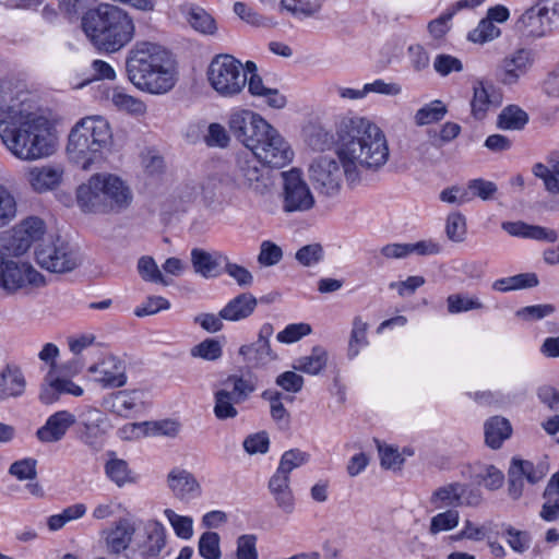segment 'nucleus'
Returning <instances> with one entry per match:
<instances>
[{
	"instance_id": "nucleus-17",
	"label": "nucleus",
	"mask_w": 559,
	"mask_h": 559,
	"mask_svg": "<svg viewBox=\"0 0 559 559\" xmlns=\"http://www.w3.org/2000/svg\"><path fill=\"white\" fill-rule=\"evenodd\" d=\"M535 62V53L527 48H519L506 56L498 66V78L504 85H515Z\"/></svg>"
},
{
	"instance_id": "nucleus-58",
	"label": "nucleus",
	"mask_w": 559,
	"mask_h": 559,
	"mask_svg": "<svg viewBox=\"0 0 559 559\" xmlns=\"http://www.w3.org/2000/svg\"><path fill=\"white\" fill-rule=\"evenodd\" d=\"M310 333L311 326L308 323H293L288 324L283 331H281L276 335V340L280 343L292 344Z\"/></svg>"
},
{
	"instance_id": "nucleus-45",
	"label": "nucleus",
	"mask_w": 559,
	"mask_h": 559,
	"mask_svg": "<svg viewBox=\"0 0 559 559\" xmlns=\"http://www.w3.org/2000/svg\"><path fill=\"white\" fill-rule=\"evenodd\" d=\"M460 513L456 509H445V511L433 515L429 524V533L437 535L441 532H448L459 525Z\"/></svg>"
},
{
	"instance_id": "nucleus-64",
	"label": "nucleus",
	"mask_w": 559,
	"mask_h": 559,
	"mask_svg": "<svg viewBox=\"0 0 559 559\" xmlns=\"http://www.w3.org/2000/svg\"><path fill=\"white\" fill-rule=\"evenodd\" d=\"M257 537L255 535L248 534L241 535L237 539V559H258L257 551Z\"/></svg>"
},
{
	"instance_id": "nucleus-18",
	"label": "nucleus",
	"mask_w": 559,
	"mask_h": 559,
	"mask_svg": "<svg viewBox=\"0 0 559 559\" xmlns=\"http://www.w3.org/2000/svg\"><path fill=\"white\" fill-rule=\"evenodd\" d=\"M274 333L271 323L261 325L255 342L242 345L239 355L252 367H262L277 359V354L271 348L270 338Z\"/></svg>"
},
{
	"instance_id": "nucleus-53",
	"label": "nucleus",
	"mask_w": 559,
	"mask_h": 559,
	"mask_svg": "<svg viewBox=\"0 0 559 559\" xmlns=\"http://www.w3.org/2000/svg\"><path fill=\"white\" fill-rule=\"evenodd\" d=\"M165 516L170 522L176 535L182 539H189L193 534V521L189 516L177 514L170 509L165 510Z\"/></svg>"
},
{
	"instance_id": "nucleus-31",
	"label": "nucleus",
	"mask_w": 559,
	"mask_h": 559,
	"mask_svg": "<svg viewBox=\"0 0 559 559\" xmlns=\"http://www.w3.org/2000/svg\"><path fill=\"white\" fill-rule=\"evenodd\" d=\"M258 306V299L250 293H241L221 309V318L226 321H241L249 318Z\"/></svg>"
},
{
	"instance_id": "nucleus-43",
	"label": "nucleus",
	"mask_w": 559,
	"mask_h": 559,
	"mask_svg": "<svg viewBox=\"0 0 559 559\" xmlns=\"http://www.w3.org/2000/svg\"><path fill=\"white\" fill-rule=\"evenodd\" d=\"M138 272L143 281L169 286L171 281L165 277L152 257L144 255L138 261Z\"/></svg>"
},
{
	"instance_id": "nucleus-9",
	"label": "nucleus",
	"mask_w": 559,
	"mask_h": 559,
	"mask_svg": "<svg viewBox=\"0 0 559 559\" xmlns=\"http://www.w3.org/2000/svg\"><path fill=\"white\" fill-rule=\"evenodd\" d=\"M44 285V276L32 264L12 258L0 248V290L13 295L27 286Z\"/></svg>"
},
{
	"instance_id": "nucleus-57",
	"label": "nucleus",
	"mask_w": 559,
	"mask_h": 559,
	"mask_svg": "<svg viewBox=\"0 0 559 559\" xmlns=\"http://www.w3.org/2000/svg\"><path fill=\"white\" fill-rule=\"evenodd\" d=\"M222 345L218 341L206 338L191 349L193 357H200L205 360H216L222 356Z\"/></svg>"
},
{
	"instance_id": "nucleus-54",
	"label": "nucleus",
	"mask_w": 559,
	"mask_h": 559,
	"mask_svg": "<svg viewBox=\"0 0 559 559\" xmlns=\"http://www.w3.org/2000/svg\"><path fill=\"white\" fill-rule=\"evenodd\" d=\"M445 233L450 240L461 242L466 235V221L461 213H451L447 218Z\"/></svg>"
},
{
	"instance_id": "nucleus-32",
	"label": "nucleus",
	"mask_w": 559,
	"mask_h": 559,
	"mask_svg": "<svg viewBox=\"0 0 559 559\" xmlns=\"http://www.w3.org/2000/svg\"><path fill=\"white\" fill-rule=\"evenodd\" d=\"M535 177L543 180L544 187L550 194H559V153L551 152L546 156V164L536 163L532 168Z\"/></svg>"
},
{
	"instance_id": "nucleus-42",
	"label": "nucleus",
	"mask_w": 559,
	"mask_h": 559,
	"mask_svg": "<svg viewBox=\"0 0 559 559\" xmlns=\"http://www.w3.org/2000/svg\"><path fill=\"white\" fill-rule=\"evenodd\" d=\"M448 109L441 100H433L419 108L414 117L417 126H426L438 122L444 118Z\"/></svg>"
},
{
	"instance_id": "nucleus-51",
	"label": "nucleus",
	"mask_w": 559,
	"mask_h": 559,
	"mask_svg": "<svg viewBox=\"0 0 559 559\" xmlns=\"http://www.w3.org/2000/svg\"><path fill=\"white\" fill-rule=\"evenodd\" d=\"M323 0H281L282 7L294 15L310 16L318 12Z\"/></svg>"
},
{
	"instance_id": "nucleus-28",
	"label": "nucleus",
	"mask_w": 559,
	"mask_h": 559,
	"mask_svg": "<svg viewBox=\"0 0 559 559\" xmlns=\"http://www.w3.org/2000/svg\"><path fill=\"white\" fill-rule=\"evenodd\" d=\"M135 530V524L130 519H119L106 537V547L108 552L112 555H119L128 549L134 536Z\"/></svg>"
},
{
	"instance_id": "nucleus-44",
	"label": "nucleus",
	"mask_w": 559,
	"mask_h": 559,
	"mask_svg": "<svg viewBox=\"0 0 559 559\" xmlns=\"http://www.w3.org/2000/svg\"><path fill=\"white\" fill-rule=\"evenodd\" d=\"M17 203L10 189L0 183V228L8 226L15 219Z\"/></svg>"
},
{
	"instance_id": "nucleus-30",
	"label": "nucleus",
	"mask_w": 559,
	"mask_h": 559,
	"mask_svg": "<svg viewBox=\"0 0 559 559\" xmlns=\"http://www.w3.org/2000/svg\"><path fill=\"white\" fill-rule=\"evenodd\" d=\"M267 488L272 493L277 508L286 514L295 510V497L290 488V476L275 472L270 478Z\"/></svg>"
},
{
	"instance_id": "nucleus-52",
	"label": "nucleus",
	"mask_w": 559,
	"mask_h": 559,
	"mask_svg": "<svg viewBox=\"0 0 559 559\" xmlns=\"http://www.w3.org/2000/svg\"><path fill=\"white\" fill-rule=\"evenodd\" d=\"M199 552L204 559H219V535L215 532H205L199 539Z\"/></svg>"
},
{
	"instance_id": "nucleus-46",
	"label": "nucleus",
	"mask_w": 559,
	"mask_h": 559,
	"mask_svg": "<svg viewBox=\"0 0 559 559\" xmlns=\"http://www.w3.org/2000/svg\"><path fill=\"white\" fill-rule=\"evenodd\" d=\"M367 330L368 324L364 322L360 317H355L353 320V329L348 343L347 355L349 358L356 357L360 349L368 344Z\"/></svg>"
},
{
	"instance_id": "nucleus-36",
	"label": "nucleus",
	"mask_w": 559,
	"mask_h": 559,
	"mask_svg": "<svg viewBox=\"0 0 559 559\" xmlns=\"http://www.w3.org/2000/svg\"><path fill=\"white\" fill-rule=\"evenodd\" d=\"M326 362L328 352L321 346H314L310 355L296 359L293 368L308 374H318L325 368Z\"/></svg>"
},
{
	"instance_id": "nucleus-20",
	"label": "nucleus",
	"mask_w": 559,
	"mask_h": 559,
	"mask_svg": "<svg viewBox=\"0 0 559 559\" xmlns=\"http://www.w3.org/2000/svg\"><path fill=\"white\" fill-rule=\"evenodd\" d=\"M88 372L103 388H121L127 383V368L123 360L108 355L88 367Z\"/></svg>"
},
{
	"instance_id": "nucleus-26",
	"label": "nucleus",
	"mask_w": 559,
	"mask_h": 559,
	"mask_svg": "<svg viewBox=\"0 0 559 559\" xmlns=\"http://www.w3.org/2000/svg\"><path fill=\"white\" fill-rule=\"evenodd\" d=\"M26 379L22 369L15 364H8L0 370V402L23 395Z\"/></svg>"
},
{
	"instance_id": "nucleus-22",
	"label": "nucleus",
	"mask_w": 559,
	"mask_h": 559,
	"mask_svg": "<svg viewBox=\"0 0 559 559\" xmlns=\"http://www.w3.org/2000/svg\"><path fill=\"white\" fill-rule=\"evenodd\" d=\"M138 547L144 559L157 558L166 547V530L164 525L150 520L143 526V534L139 535Z\"/></svg>"
},
{
	"instance_id": "nucleus-39",
	"label": "nucleus",
	"mask_w": 559,
	"mask_h": 559,
	"mask_svg": "<svg viewBox=\"0 0 559 559\" xmlns=\"http://www.w3.org/2000/svg\"><path fill=\"white\" fill-rule=\"evenodd\" d=\"M511 465L514 467L515 473H519L532 485L539 483L549 472L547 461H539L537 464H534L527 460L512 459Z\"/></svg>"
},
{
	"instance_id": "nucleus-62",
	"label": "nucleus",
	"mask_w": 559,
	"mask_h": 559,
	"mask_svg": "<svg viewBox=\"0 0 559 559\" xmlns=\"http://www.w3.org/2000/svg\"><path fill=\"white\" fill-rule=\"evenodd\" d=\"M9 473L19 480H31L37 475L36 460L23 459L11 464Z\"/></svg>"
},
{
	"instance_id": "nucleus-41",
	"label": "nucleus",
	"mask_w": 559,
	"mask_h": 559,
	"mask_svg": "<svg viewBox=\"0 0 559 559\" xmlns=\"http://www.w3.org/2000/svg\"><path fill=\"white\" fill-rule=\"evenodd\" d=\"M105 473L118 487L135 483L136 480L132 471L129 468L128 463L121 459H111L107 461L105 464Z\"/></svg>"
},
{
	"instance_id": "nucleus-48",
	"label": "nucleus",
	"mask_w": 559,
	"mask_h": 559,
	"mask_svg": "<svg viewBox=\"0 0 559 559\" xmlns=\"http://www.w3.org/2000/svg\"><path fill=\"white\" fill-rule=\"evenodd\" d=\"M188 21L195 31L202 34L213 35L217 29L215 20L201 8H192Z\"/></svg>"
},
{
	"instance_id": "nucleus-59",
	"label": "nucleus",
	"mask_w": 559,
	"mask_h": 559,
	"mask_svg": "<svg viewBox=\"0 0 559 559\" xmlns=\"http://www.w3.org/2000/svg\"><path fill=\"white\" fill-rule=\"evenodd\" d=\"M224 272L240 287H250L253 284L252 273L245 266L230 262L228 258L224 263Z\"/></svg>"
},
{
	"instance_id": "nucleus-24",
	"label": "nucleus",
	"mask_w": 559,
	"mask_h": 559,
	"mask_svg": "<svg viewBox=\"0 0 559 559\" xmlns=\"http://www.w3.org/2000/svg\"><path fill=\"white\" fill-rule=\"evenodd\" d=\"M75 423V414L58 411L48 417L46 424L37 430L36 436L41 442H58Z\"/></svg>"
},
{
	"instance_id": "nucleus-47",
	"label": "nucleus",
	"mask_w": 559,
	"mask_h": 559,
	"mask_svg": "<svg viewBox=\"0 0 559 559\" xmlns=\"http://www.w3.org/2000/svg\"><path fill=\"white\" fill-rule=\"evenodd\" d=\"M448 311L450 313H460L471 310H480L485 305L476 296L464 294H452L447 298Z\"/></svg>"
},
{
	"instance_id": "nucleus-12",
	"label": "nucleus",
	"mask_w": 559,
	"mask_h": 559,
	"mask_svg": "<svg viewBox=\"0 0 559 559\" xmlns=\"http://www.w3.org/2000/svg\"><path fill=\"white\" fill-rule=\"evenodd\" d=\"M282 178V209L285 213L307 212L314 206L313 193L299 169L283 171Z\"/></svg>"
},
{
	"instance_id": "nucleus-6",
	"label": "nucleus",
	"mask_w": 559,
	"mask_h": 559,
	"mask_svg": "<svg viewBox=\"0 0 559 559\" xmlns=\"http://www.w3.org/2000/svg\"><path fill=\"white\" fill-rule=\"evenodd\" d=\"M111 144L112 132L107 119L91 116L81 119L71 130L67 151L76 165L90 169L103 160Z\"/></svg>"
},
{
	"instance_id": "nucleus-14",
	"label": "nucleus",
	"mask_w": 559,
	"mask_h": 559,
	"mask_svg": "<svg viewBox=\"0 0 559 559\" xmlns=\"http://www.w3.org/2000/svg\"><path fill=\"white\" fill-rule=\"evenodd\" d=\"M227 383H233L230 391L221 389L214 393L213 412L219 420L237 417L238 411L235 406L247 401L254 391L253 384L242 377H229Z\"/></svg>"
},
{
	"instance_id": "nucleus-23",
	"label": "nucleus",
	"mask_w": 559,
	"mask_h": 559,
	"mask_svg": "<svg viewBox=\"0 0 559 559\" xmlns=\"http://www.w3.org/2000/svg\"><path fill=\"white\" fill-rule=\"evenodd\" d=\"M167 486L176 498L183 501L200 497L202 491L194 475L180 467H175L168 473Z\"/></svg>"
},
{
	"instance_id": "nucleus-37",
	"label": "nucleus",
	"mask_w": 559,
	"mask_h": 559,
	"mask_svg": "<svg viewBox=\"0 0 559 559\" xmlns=\"http://www.w3.org/2000/svg\"><path fill=\"white\" fill-rule=\"evenodd\" d=\"M530 117L518 105L506 106L497 118V128L500 130H522L528 123Z\"/></svg>"
},
{
	"instance_id": "nucleus-16",
	"label": "nucleus",
	"mask_w": 559,
	"mask_h": 559,
	"mask_svg": "<svg viewBox=\"0 0 559 559\" xmlns=\"http://www.w3.org/2000/svg\"><path fill=\"white\" fill-rule=\"evenodd\" d=\"M145 393L139 389L119 390L103 397L102 406L110 414L130 419L135 418L145 409Z\"/></svg>"
},
{
	"instance_id": "nucleus-61",
	"label": "nucleus",
	"mask_w": 559,
	"mask_h": 559,
	"mask_svg": "<svg viewBox=\"0 0 559 559\" xmlns=\"http://www.w3.org/2000/svg\"><path fill=\"white\" fill-rule=\"evenodd\" d=\"M433 68L437 73L442 76H447L452 72H461L463 70V64L456 57L440 53L433 61Z\"/></svg>"
},
{
	"instance_id": "nucleus-38",
	"label": "nucleus",
	"mask_w": 559,
	"mask_h": 559,
	"mask_svg": "<svg viewBox=\"0 0 559 559\" xmlns=\"http://www.w3.org/2000/svg\"><path fill=\"white\" fill-rule=\"evenodd\" d=\"M539 284L536 273H520L492 283V289L501 293L536 287Z\"/></svg>"
},
{
	"instance_id": "nucleus-40",
	"label": "nucleus",
	"mask_w": 559,
	"mask_h": 559,
	"mask_svg": "<svg viewBox=\"0 0 559 559\" xmlns=\"http://www.w3.org/2000/svg\"><path fill=\"white\" fill-rule=\"evenodd\" d=\"M110 99L118 110L131 116L141 117L146 114L147 108L143 100L122 91L114 90Z\"/></svg>"
},
{
	"instance_id": "nucleus-11",
	"label": "nucleus",
	"mask_w": 559,
	"mask_h": 559,
	"mask_svg": "<svg viewBox=\"0 0 559 559\" xmlns=\"http://www.w3.org/2000/svg\"><path fill=\"white\" fill-rule=\"evenodd\" d=\"M483 502L481 490L467 484L453 481L438 487L431 492L429 503L437 510L459 507L476 508Z\"/></svg>"
},
{
	"instance_id": "nucleus-2",
	"label": "nucleus",
	"mask_w": 559,
	"mask_h": 559,
	"mask_svg": "<svg viewBox=\"0 0 559 559\" xmlns=\"http://www.w3.org/2000/svg\"><path fill=\"white\" fill-rule=\"evenodd\" d=\"M0 139L7 150L22 160L44 158L55 151L49 120L31 111L4 81L0 83Z\"/></svg>"
},
{
	"instance_id": "nucleus-55",
	"label": "nucleus",
	"mask_w": 559,
	"mask_h": 559,
	"mask_svg": "<svg viewBox=\"0 0 559 559\" xmlns=\"http://www.w3.org/2000/svg\"><path fill=\"white\" fill-rule=\"evenodd\" d=\"M498 188L495 182L481 178L472 179L467 183V191L472 199L478 197L484 201L490 200L493 198Z\"/></svg>"
},
{
	"instance_id": "nucleus-34",
	"label": "nucleus",
	"mask_w": 559,
	"mask_h": 559,
	"mask_svg": "<svg viewBox=\"0 0 559 559\" xmlns=\"http://www.w3.org/2000/svg\"><path fill=\"white\" fill-rule=\"evenodd\" d=\"M247 83L249 93L252 96L264 98L270 107L281 109L286 106V97L278 90L264 86L259 74L253 73L249 79L247 78Z\"/></svg>"
},
{
	"instance_id": "nucleus-25",
	"label": "nucleus",
	"mask_w": 559,
	"mask_h": 559,
	"mask_svg": "<svg viewBox=\"0 0 559 559\" xmlns=\"http://www.w3.org/2000/svg\"><path fill=\"white\" fill-rule=\"evenodd\" d=\"M227 261V255L221 251L209 252L201 248L191 250V263L197 274L204 278H213L221 275V267Z\"/></svg>"
},
{
	"instance_id": "nucleus-15",
	"label": "nucleus",
	"mask_w": 559,
	"mask_h": 559,
	"mask_svg": "<svg viewBox=\"0 0 559 559\" xmlns=\"http://www.w3.org/2000/svg\"><path fill=\"white\" fill-rule=\"evenodd\" d=\"M76 436L84 444L98 450L106 432V414L94 406L85 405L76 411Z\"/></svg>"
},
{
	"instance_id": "nucleus-1",
	"label": "nucleus",
	"mask_w": 559,
	"mask_h": 559,
	"mask_svg": "<svg viewBox=\"0 0 559 559\" xmlns=\"http://www.w3.org/2000/svg\"><path fill=\"white\" fill-rule=\"evenodd\" d=\"M337 160L321 156L309 168L314 188L322 194L333 197L341 190L343 175L349 182L359 179V167L378 170L389 159V146L383 131L371 120L343 117L336 128Z\"/></svg>"
},
{
	"instance_id": "nucleus-10",
	"label": "nucleus",
	"mask_w": 559,
	"mask_h": 559,
	"mask_svg": "<svg viewBox=\"0 0 559 559\" xmlns=\"http://www.w3.org/2000/svg\"><path fill=\"white\" fill-rule=\"evenodd\" d=\"M258 163H260L258 159L248 156L237 157L229 176L236 189L249 191L255 195H264L271 190V177Z\"/></svg>"
},
{
	"instance_id": "nucleus-33",
	"label": "nucleus",
	"mask_w": 559,
	"mask_h": 559,
	"mask_svg": "<svg viewBox=\"0 0 559 559\" xmlns=\"http://www.w3.org/2000/svg\"><path fill=\"white\" fill-rule=\"evenodd\" d=\"M485 442L491 449H499L503 441L509 439L512 427L508 419L493 416L485 423Z\"/></svg>"
},
{
	"instance_id": "nucleus-3",
	"label": "nucleus",
	"mask_w": 559,
	"mask_h": 559,
	"mask_svg": "<svg viewBox=\"0 0 559 559\" xmlns=\"http://www.w3.org/2000/svg\"><path fill=\"white\" fill-rule=\"evenodd\" d=\"M228 124L236 140L264 166L282 168L292 162L294 153L287 141L260 115L241 110L230 116Z\"/></svg>"
},
{
	"instance_id": "nucleus-19",
	"label": "nucleus",
	"mask_w": 559,
	"mask_h": 559,
	"mask_svg": "<svg viewBox=\"0 0 559 559\" xmlns=\"http://www.w3.org/2000/svg\"><path fill=\"white\" fill-rule=\"evenodd\" d=\"M547 2L538 1L526 9L518 19L515 28L523 36L539 38L550 31V16Z\"/></svg>"
},
{
	"instance_id": "nucleus-5",
	"label": "nucleus",
	"mask_w": 559,
	"mask_h": 559,
	"mask_svg": "<svg viewBox=\"0 0 559 559\" xmlns=\"http://www.w3.org/2000/svg\"><path fill=\"white\" fill-rule=\"evenodd\" d=\"M82 27L91 41L106 52H116L134 37L133 19L123 9L112 4H99L82 17Z\"/></svg>"
},
{
	"instance_id": "nucleus-21",
	"label": "nucleus",
	"mask_w": 559,
	"mask_h": 559,
	"mask_svg": "<svg viewBox=\"0 0 559 559\" xmlns=\"http://www.w3.org/2000/svg\"><path fill=\"white\" fill-rule=\"evenodd\" d=\"M502 104V94L489 81L476 79L473 81V97L471 100V114L476 120L486 118L490 107H499Z\"/></svg>"
},
{
	"instance_id": "nucleus-56",
	"label": "nucleus",
	"mask_w": 559,
	"mask_h": 559,
	"mask_svg": "<svg viewBox=\"0 0 559 559\" xmlns=\"http://www.w3.org/2000/svg\"><path fill=\"white\" fill-rule=\"evenodd\" d=\"M500 29L488 19L479 22L478 26L468 34V39L474 43H486L497 38Z\"/></svg>"
},
{
	"instance_id": "nucleus-35",
	"label": "nucleus",
	"mask_w": 559,
	"mask_h": 559,
	"mask_svg": "<svg viewBox=\"0 0 559 559\" xmlns=\"http://www.w3.org/2000/svg\"><path fill=\"white\" fill-rule=\"evenodd\" d=\"M61 171L52 167H33L27 173V181L37 192H44L58 186Z\"/></svg>"
},
{
	"instance_id": "nucleus-8",
	"label": "nucleus",
	"mask_w": 559,
	"mask_h": 559,
	"mask_svg": "<svg viewBox=\"0 0 559 559\" xmlns=\"http://www.w3.org/2000/svg\"><path fill=\"white\" fill-rule=\"evenodd\" d=\"M206 74L210 85L223 97L239 94L247 84L242 63L230 55L214 57Z\"/></svg>"
},
{
	"instance_id": "nucleus-13",
	"label": "nucleus",
	"mask_w": 559,
	"mask_h": 559,
	"mask_svg": "<svg viewBox=\"0 0 559 559\" xmlns=\"http://www.w3.org/2000/svg\"><path fill=\"white\" fill-rule=\"evenodd\" d=\"M35 255L43 269L53 273L71 272L80 263L76 251L60 238L39 245Z\"/></svg>"
},
{
	"instance_id": "nucleus-27",
	"label": "nucleus",
	"mask_w": 559,
	"mask_h": 559,
	"mask_svg": "<svg viewBox=\"0 0 559 559\" xmlns=\"http://www.w3.org/2000/svg\"><path fill=\"white\" fill-rule=\"evenodd\" d=\"M501 228L510 236L533 239L537 241L555 242L558 234L555 229L543 227L539 225H530L525 222H503Z\"/></svg>"
},
{
	"instance_id": "nucleus-60",
	"label": "nucleus",
	"mask_w": 559,
	"mask_h": 559,
	"mask_svg": "<svg viewBox=\"0 0 559 559\" xmlns=\"http://www.w3.org/2000/svg\"><path fill=\"white\" fill-rule=\"evenodd\" d=\"M282 257V249L274 242L265 240L261 243L258 262L263 266H272L277 264Z\"/></svg>"
},
{
	"instance_id": "nucleus-29",
	"label": "nucleus",
	"mask_w": 559,
	"mask_h": 559,
	"mask_svg": "<svg viewBox=\"0 0 559 559\" xmlns=\"http://www.w3.org/2000/svg\"><path fill=\"white\" fill-rule=\"evenodd\" d=\"M45 233V223L39 217L31 216L23 219L14 230L13 240L16 243L15 251L24 253L32 243L38 240Z\"/></svg>"
},
{
	"instance_id": "nucleus-7",
	"label": "nucleus",
	"mask_w": 559,
	"mask_h": 559,
	"mask_svg": "<svg viewBox=\"0 0 559 559\" xmlns=\"http://www.w3.org/2000/svg\"><path fill=\"white\" fill-rule=\"evenodd\" d=\"M76 200L85 213H119L130 206L133 194L118 176L96 174L78 188Z\"/></svg>"
},
{
	"instance_id": "nucleus-50",
	"label": "nucleus",
	"mask_w": 559,
	"mask_h": 559,
	"mask_svg": "<svg viewBox=\"0 0 559 559\" xmlns=\"http://www.w3.org/2000/svg\"><path fill=\"white\" fill-rule=\"evenodd\" d=\"M309 457L310 455L307 452L299 449L288 450L282 455L276 471L289 476L293 469L306 464L309 461Z\"/></svg>"
},
{
	"instance_id": "nucleus-4",
	"label": "nucleus",
	"mask_w": 559,
	"mask_h": 559,
	"mask_svg": "<svg viewBox=\"0 0 559 559\" xmlns=\"http://www.w3.org/2000/svg\"><path fill=\"white\" fill-rule=\"evenodd\" d=\"M126 71L129 81L140 91L162 95L176 85L174 60L158 44L139 41L128 52Z\"/></svg>"
},
{
	"instance_id": "nucleus-49",
	"label": "nucleus",
	"mask_w": 559,
	"mask_h": 559,
	"mask_svg": "<svg viewBox=\"0 0 559 559\" xmlns=\"http://www.w3.org/2000/svg\"><path fill=\"white\" fill-rule=\"evenodd\" d=\"M261 396L270 403L271 417L278 424L284 423L287 425L289 413L282 402L283 393L276 390H265Z\"/></svg>"
},
{
	"instance_id": "nucleus-63",
	"label": "nucleus",
	"mask_w": 559,
	"mask_h": 559,
	"mask_svg": "<svg viewBox=\"0 0 559 559\" xmlns=\"http://www.w3.org/2000/svg\"><path fill=\"white\" fill-rule=\"evenodd\" d=\"M230 141L227 130L219 123H211L205 135V143L211 147L225 148Z\"/></svg>"
}]
</instances>
